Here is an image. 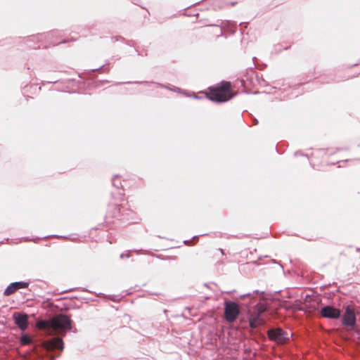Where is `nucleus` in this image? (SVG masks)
Segmentation results:
<instances>
[{
    "mask_svg": "<svg viewBox=\"0 0 360 360\" xmlns=\"http://www.w3.org/2000/svg\"><path fill=\"white\" fill-rule=\"evenodd\" d=\"M269 340L276 342L278 345H282L289 341L288 333L281 328H271L267 331Z\"/></svg>",
    "mask_w": 360,
    "mask_h": 360,
    "instance_id": "20e7f679",
    "label": "nucleus"
},
{
    "mask_svg": "<svg viewBox=\"0 0 360 360\" xmlns=\"http://www.w3.org/2000/svg\"><path fill=\"white\" fill-rule=\"evenodd\" d=\"M356 323V318L354 310L350 307L347 306L345 309V313L342 317V323L347 327L353 329Z\"/></svg>",
    "mask_w": 360,
    "mask_h": 360,
    "instance_id": "39448f33",
    "label": "nucleus"
},
{
    "mask_svg": "<svg viewBox=\"0 0 360 360\" xmlns=\"http://www.w3.org/2000/svg\"><path fill=\"white\" fill-rule=\"evenodd\" d=\"M231 292V291L226 292V293H228V294H230Z\"/></svg>",
    "mask_w": 360,
    "mask_h": 360,
    "instance_id": "4be33fe9",
    "label": "nucleus"
},
{
    "mask_svg": "<svg viewBox=\"0 0 360 360\" xmlns=\"http://www.w3.org/2000/svg\"><path fill=\"white\" fill-rule=\"evenodd\" d=\"M219 250H220V252H221V253L222 255H224V250H222V249H219Z\"/></svg>",
    "mask_w": 360,
    "mask_h": 360,
    "instance_id": "a211bd4d",
    "label": "nucleus"
},
{
    "mask_svg": "<svg viewBox=\"0 0 360 360\" xmlns=\"http://www.w3.org/2000/svg\"><path fill=\"white\" fill-rule=\"evenodd\" d=\"M13 319L15 324L22 330L27 328L28 316L25 314L15 313Z\"/></svg>",
    "mask_w": 360,
    "mask_h": 360,
    "instance_id": "9d476101",
    "label": "nucleus"
},
{
    "mask_svg": "<svg viewBox=\"0 0 360 360\" xmlns=\"http://www.w3.org/2000/svg\"><path fill=\"white\" fill-rule=\"evenodd\" d=\"M42 346L47 350L63 349V342L61 338H54L49 340L44 341Z\"/></svg>",
    "mask_w": 360,
    "mask_h": 360,
    "instance_id": "0eeeda50",
    "label": "nucleus"
},
{
    "mask_svg": "<svg viewBox=\"0 0 360 360\" xmlns=\"http://www.w3.org/2000/svg\"><path fill=\"white\" fill-rule=\"evenodd\" d=\"M187 12H188V15H193V16H197V17H198V15H199V14L198 13H193L191 9L188 11Z\"/></svg>",
    "mask_w": 360,
    "mask_h": 360,
    "instance_id": "2eb2a0df",
    "label": "nucleus"
},
{
    "mask_svg": "<svg viewBox=\"0 0 360 360\" xmlns=\"http://www.w3.org/2000/svg\"><path fill=\"white\" fill-rule=\"evenodd\" d=\"M210 288V286L207 283H204V288Z\"/></svg>",
    "mask_w": 360,
    "mask_h": 360,
    "instance_id": "dca6fc26",
    "label": "nucleus"
},
{
    "mask_svg": "<svg viewBox=\"0 0 360 360\" xmlns=\"http://www.w3.org/2000/svg\"><path fill=\"white\" fill-rule=\"evenodd\" d=\"M235 4H236V2H231V6H234Z\"/></svg>",
    "mask_w": 360,
    "mask_h": 360,
    "instance_id": "412c9836",
    "label": "nucleus"
},
{
    "mask_svg": "<svg viewBox=\"0 0 360 360\" xmlns=\"http://www.w3.org/2000/svg\"><path fill=\"white\" fill-rule=\"evenodd\" d=\"M237 94L233 92L231 83L228 81H221L214 86L208 88L204 96L210 101L216 103H226L233 98Z\"/></svg>",
    "mask_w": 360,
    "mask_h": 360,
    "instance_id": "f257e3e1",
    "label": "nucleus"
},
{
    "mask_svg": "<svg viewBox=\"0 0 360 360\" xmlns=\"http://www.w3.org/2000/svg\"><path fill=\"white\" fill-rule=\"evenodd\" d=\"M37 326L49 334L61 333L71 328V321L68 316L58 314L50 320L38 321Z\"/></svg>",
    "mask_w": 360,
    "mask_h": 360,
    "instance_id": "f03ea898",
    "label": "nucleus"
},
{
    "mask_svg": "<svg viewBox=\"0 0 360 360\" xmlns=\"http://www.w3.org/2000/svg\"><path fill=\"white\" fill-rule=\"evenodd\" d=\"M227 24H228L229 25H230V26L233 27L234 29H236V28L237 25H236V22H227ZM231 31H232V32H233V33H234V32H236V30H231Z\"/></svg>",
    "mask_w": 360,
    "mask_h": 360,
    "instance_id": "4468645a",
    "label": "nucleus"
},
{
    "mask_svg": "<svg viewBox=\"0 0 360 360\" xmlns=\"http://www.w3.org/2000/svg\"><path fill=\"white\" fill-rule=\"evenodd\" d=\"M253 122H254V124H257L258 123V121L256 119H255Z\"/></svg>",
    "mask_w": 360,
    "mask_h": 360,
    "instance_id": "f3484780",
    "label": "nucleus"
},
{
    "mask_svg": "<svg viewBox=\"0 0 360 360\" xmlns=\"http://www.w3.org/2000/svg\"><path fill=\"white\" fill-rule=\"evenodd\" d=\"M32 342V339L30 336H28L27 335H24L22 336L21 339H20V343L22 345H29Z\"/></svg>",
    "mask_w": 360,
    "mask_h": 360,
    "instance_id": "f8f14e48",
    "label": "nucleus"
},
{
    "mask_svg": "<svg viewBox=\"0 0 360 360\" xmlns=\"http://www.w3.org/2000/svg\"><path fill=\"white\" fill-rule=\"evenodd\" d=\"M264 293V291H260V290H257L253 291V292H252V293H247V294H245V295H241L240 297L243 298V297H246V296H250H250H252L253 295H263Z\"/></svg>",
    "mask_w": 360,
    "mask_h": 360,
    "instance_id": "ddd939ff",
    "label": "nucleus"
},
{
    "mask_svg": "<svg viewBox=\"0 0 360 360\" xmlns=\"http://www.w3.org/2000/svg\"><path fill=\"white\" fill-rule=\"evenodd\" d=\"M263 320L260 318L259 314L250 318V325L251 327H257L262 324Z\"/></svg>",
    "mask_w": 360,
    "mask_h": 360,
    "instance_id": "9b49d317",
    "label": "nucleus"
},
{
    "mask_svg": "<svg viewBox=\"0 0 360 360\" xmlns=\"http://www.w3.org/2000/svg\"><path fill=\"white\" fill-rule=\"evenodd\" d=\"M210 298V296H204V300H207V299H209Z\"/></svg>",
    "mask_w": 360,
    "mask_h": 360,
    "instance_id": "aec40b11",
    "label": "nucleus"
},
{
    "mask_svg": "<svg viewBox=\"0 0 360 360\" xmlns=\"http://www.w3.org/2000/svg\"><path fill=\"white\" fill-rule=\"evenodd\" d=\"M298 154H300V152H299V151H296V152L295 153V156H297Z\"/></svg>",
    "mask_w": 360,
    "mask_h": 360,
    "instance_id": "6ab92c4d",
    "label": "nucleus"
},
{
    "mask_svg": "<svg viewBox=\"0 0 360 360\" xmlns=\"http://www.w3.org/2000/svg\"><path fill=\"white\" fill-rule=\"evenodd\" d=\"M222 24L223 22H221L220 24L210 25L205 23L204 21V27H206V30H204V32L211 33L216 37H221L223 35Z\"/></svg>",
    "mask_w": 360,
    "mask_h": 360,
    "instance_id": "6e6552de",
    "label": "nucleus"
},
{
    "mask_svg": "<svg viewBox=\"0 0 360 360\" xmlns=\"http://www.w3.org/2000/svg\"><path fill=\"white\" fill-rule=\"evenodd\" d=\"M240 314L239 305L233 301L224 302V319L228 322L235 321Z\"/></svg>",
    "mask_w": 360,
    "mask_h": 360,
    "instance_id": "7ed1b4c3",
    "label": "nucleus"
},
{
    "mask_svg": "<svg viewBox=\"0 0 360 360\" xmlns=\"http://www.w3.org/2000/svg\"><path fill=\"white\" fill-rule=\"evenodd\" d=\"M320 314L326 319H338L341 316V311L333 306L326 305L321 309Z\"/></svg>",
    "mask_w": 360,
    "mask_h": 360,
    "instance_id": "423d86ee",
    "label": "nucleus"
},
{
    "mask_svg": "<svg viewBox=\"0 0 360 360\" xmlns=\"http://www.w3.org/2000/svg\"><path fill=\"white\" fill-rule=\"evenodd\" d=\"M29 285V283L27 282H14L11 283L4 290V295L5 296H9L15 293L18 290L21 288H26Z\"/></svg>",
    "mask_w": 360,
    "mask_h": 360,
    "instance_id": "1a4fd4ad",
    "label": "nucleus"
}]
</instances>
